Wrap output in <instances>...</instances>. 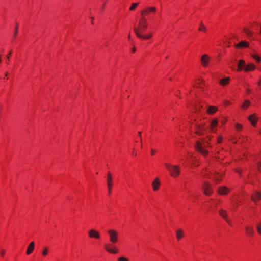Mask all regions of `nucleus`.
<instances>
[{"label":"nucleus","mask_w":261,"mask_h":261,"mask_svg":"<svg viewBox=\"0 0 261 261\" xmlns=\"http://www.w3.org/2000/svg\"><path fill=\"white\" fill-rule=\"evenodd\" d=\"M109 236L110 241L112 244H106L104 246L106 250L111 253L116 254L118 252V249L113 244L116 243L118 241V232L117 230L110 229L107 231Z\"/></svg>","instance_id":"obj_1"},{"label":"nucleus","mask_w":261,"mask_h":261,"mask_svg":"<svg viewBox=\"0 0 261 261\" xmlns=\"http://www.w3.org/2000/svg\"><path fill=\"white\" fill-rule=\"evenodd\" d=\"M164 165L168 170L171 176L174 177H176L180 175V169L179 166L172 165L168 163H165Z\"/></svg>","instance_id":"obj_2"},{"label":"nucleus","mask_w":261,"mask_h":261,"mask_svg":"<svg viewBox=\"0 0 261 261\" xmlns=\"http://www.w3.org/2000/svg\"><path fill=\"white\" fill-rule=\"evenodd\" d=\"M208 144L209 143L206 141H204L203 144L197 141L195 145V148L197 151L200 152L203 155L205 156L207 154L208 152L204 149V147L208 145Z\"/></svg>","instance_id":"obj_3"},{"label":"nucleus","mask_w":261,"mask_h":261,"mask_svg":"<svg viewBox=\"0 0 261 261\" xmlns=\"http://www.w3.org/2000/svg\"><path fill=\"white\" fill-rule=\"evenodd\" d=\"M147 27V20L144 17H142L139 21L138 27H135L134 28H136L140 33L142 34Z\"/></svg>","instance_id":"obj_4"},{"label":"nucleus","mask_w":261,"mask_h":261,"mask_svg":"<svg viewBox=\"0 0 261 261\" xmlns=\"http://www.w3.org/2000/svg\"><path fill=\"white\" fill-rule=\"evenodd\" d=\"M156 8L154 7H148L141 11V14L142 17H144L149 14V13H154L156 11Z\"/></svg>","instance_id":"obj_5"},{"label":"nucleus","mask_w":261,"mask_h":261,"mask_svg":"<svg viewBox=\"0 0 261 261\" xmlns=\"http://www.w3.org/2000/svg\"><path fill=\"white\" fill-rule=\"evenodd\" d=\"M134 31L136 36L140 39H148L150 38L152 36V33L151 32L148 33L147 35H143L142 34L140 33L136 28H134Z\"/></svg>","instance_id":"obj_6"},{"label":"nucleus","mask_w":261,"mask_h":261,"mask_svg":"<svg viewBox=\"0 0 261 261\" xmlns=\"http://www.w3.org/2000/svg\"><path fill=\"white\" fill-rule=\"evenodd\" d=\"M203 190L205 195H210L213 193L211 186L207 182H204L203 186Z\"/></svg>","instance_id":"obj_7"},{"label":"nucleus","mask_w":261,"mask_h":261,"mask_svg":"<svg viewBox=\"0 0 261 261\" xmlns=\"http://www.w3.org/2000/svg\"><path fill=\"white\" fill-rule=\"evenodd\" d=\"M219 215L228 223L230 224V221L228 218L227 211L223 209H221L219 211Z\"/></svg>","instance_id":"obj_8"},{"label":"nucleus","mask_w":261,"mask_h":261,"mask_svg":"<svg viewBox=\"0 0 261 261\" xmlns=\"http://www.w3.org/2000/svg\"><path fill=\"white\" fill-rule=\"evenodd\" d=\"M88 234L89 237L91 238H95L98 239L100 238V237L99 232L95 229L90 230L88 232Z\"/></svg>","instance_id":"obj_9"},{"label":"nucleus","mask_w":261,"mask_h":261,"mask_svg":"<svg viewBox=\"0 0 261 261\" xmlns=\"http://www.w3.org/2000/svg\"><path fill=\"white\" fill-rule=\"evenodd\" d=\"M210 60V58L207 55L204 54L201 58V64L203 66L206 67Z\"/></svg>","instance_id":"obj_10"},{"label":"nucleus","mask_w":261,"mask_h":261,"mask_svg":"<svg viewBox=\"0 0 261 261\" xmlns=\"http://www.w3.org/2000/svg\"><path fill=\"white\" fill-rule=\"evenodd\" d=\"M204 124H203L202 125H196V133L199 135H203L205 130L204 128Z\"/></svg>","instance_id":"obj_11"},{"label":"nucleus","mask_w":261,"mask_h":261,"mask_svg":"<svg viewBox=\"0 0 261 261\" xmlns=\"http://www.w3.org/2000/svg\"><path fill=\"white\" fill-rule=\"evenodd\" d=\"M160 184L161 183L160 182L159 178H155V179L152 183L153 190L154 191H157L159 189Z\"/></svg>","instance_id":"obj_12"},{"label":"nucleus","mask_w":261,"mask_h":261,"mask_svg":"<svg viewBox=\"0 0 261 261\" xmlns=\"http://www.w3.org/2000/svg\"><path fill=\"white\" fill-rule=\"evenodd\" d=\"M229 191V189L225 186L220 187L218 190V192L220 195H226Z\"/></svg>","instance_id":"obj_13"},{"label":"nucleus","mask_w":261,"mask_h":261,"mask_svg":"<svg viewBox=\"0 0 261 261\" xmlns=\"http://www.w3.org/2000/svg\"><path fill=\"white\" fill-rule=\"evenodd\" d=\"M34 246H35V243L34 242L32 241L31 242L29 245L28 246L27 250V254L29 255L34 250Z\"/></svg>","instance_id":"obj_14"},{"label":"nucleus","mask_w":261,"mask_h":261,"mask_svg":"<svg viewBox=\"0 0 261 261\" xmlns=\"http://www.w3.org/2000/svg\"><path fill=\"white\" fill-rule=\"evenodd\" d=\"M261 199V193L256 191L255 193L252 195L251 199L256 202L257 200H258Z\"/></svg>","instance_id":"obj_15"},{"label":"nucleus","mask_w":261,"mask_h":261,"mask_svg":"<svg viewBox=\"0 0 261 261\" xmlns=\"http://www.w3.org/2000/svg\"><path fill=\"white\" fill-rule=\"evenodd\" d=\"M248 46V42L245 41H241L239 43L235 45V47L237 48L247 47Z\"/></svg>","instance_id":"obj_16"},{"label":"nucleus","mask_w":261,"mask_h":261,"mask_svg":"<svg viewBox=\"0 0 261 261\" xmlns=\"http://www.w3.org/2000/svg\"><path fill=\"white\" fill-rule=\"evenodd\" d=\"M218 110V108L215 106H209L207 112L210 114H214Z\"/></svg>","instance_id":"obj_17"},{"label":"nucleus","mask_w":261,"mask_h":261,"mask_svg":"<svg viewBox=\"0 0 261 261\" xmlns=\"http://www.w3.org/2000/svg\"><path fill=\"white\" fill-rule=\"evenodd\" d=\"M248 119L253 126H255L256 125L257 122V118H256L255 115L253 114L250 115Z\"/></svg>","instance_id":"obj_18"},{"label":"nucleus","mask_w":261,"mask_h":261,"mask_svg":"<svg viewBox=\"0 0 261 261\" xmlns=\"http://www.w3.org/2000/svg\"><path fill=\"white\" fill-rule=\"evenodd\" d=\"M255 69V66L254 64L250 63L245 67L244 70L245 71L252 70Z\"/></svg>","instance_id":"obj_19"},{"label":"nucleus","mask_w":261,"mask_h":261,"mask_svg":"<svg viewBox=\"0 0 261 261\" xmlns=\"http://www.w3.org/2000/svg\"><path fill=\"white\" fill-rule=\"evenodd\" d=\"M238 66V70H239V71L243 69V68H244V69L245 67L246 66L245 61L243 60H240L239 62Z\"/></svg>","instance_id":"obj_20"},{"label":"nucleus","mask_w":261,"mask_h":261,"mask_svg":"<svg viewBox=\"0 0 261 261\" xmlns=\"http://www.w3.org/2000/svg\"><path fill=\"white\" fill-rule=\"evenodd\" d=\"M230 79L229 77H225L224 79H222L221 80H220L219 83L222 86L226 85L228 84L229 82Z\"/></svg>","instance_id":"obj_21"},{"label":"nucleus","mask_w":261,"mask_h":261,"mask_svg":"<svg viewBox=\"0 0 261 261\" xmlns=\"http://www.w3.org/2000/svg\"><path fill=\"white\" fill-rule=\"evenodd\" d=\"M184 236V232L181 229L176 230V237L178 240H180Z\"/></svg>","instance_id":"obj_22"},{"label":"nucleus","mask_w":261,"mask_h":261,"mask_svg":"<svg viewBox=\"0 0 261 261\" xmlns=\"http://www.w3.org/2000/svg\"><path fill=\"white\" fill-rule=\"evenodd\" d=\"M246 233L249 236H253L254 231L252 227L247 226L246 228Z\"/></svg>","instance_id":"obj_23"},{"label":"nucleus","mask_w":261,"mask_h":261,"mask_svg":"<svg viewBox=\"0 0 261 261\" xmlns=\"http://www.w3.org/2000/svg\"><path fill=\"white\" fill-rule=\"evenodd\" d=\"M218 120L217 119H213L210 124V128L211 129H213L214 127H215L218 124Z\"/></svg>","instance_id":"obj_24"},{"label":"nucleus","mask_w":261,"mask_h":261,"mask_svg":"<svg viewBox=\"0 0 261 261\" xmlns=\"http://www.w3.org/2000/svg\"><path fill=\"white\" fill-rule=\"evenodd\" d=\"M107 180V186L108 188V192L109 194H111V189L113 186V180Z\"/></svg>","instance_id":"obj_25"},{"label":"nucleus","mask_w":261,"mask_h":261,"mask_svg":"<svg viewBox=\"0 0 261 261\" xmlns=\"http://www.w3.org/2000/svg\"><path fill=\"white\" fill-rule=\"evenodd\" d=\"M48 248L47 247H44L43 249L42 254L43 256H45L48 254Z\"/></svg>","instance_id":"obj_26"},{"label":"nucleus","mask_w":261,"mask_h":261,"mask_svg":"<svg viewBox=\"0 0 261 261\" xmlns=\"http://www.w3.org/2000/svg\"><path fill=\"white\" fill-rule=\"evenodd\" d=\"M250 105V101L248 100H245L244 102L242 105V108L244 109L248 107Z\"/></svg>","instance_id":"obj_27"},{"label":"nucleus","mask_w":261,"mask_h":261,"mask_svg":"<svg viewBox=\"0 0 261 261\" xmlns=\"http://www.w3.org/2000/svg\"><path fill=\"white\" fill-rule=\"evenodd\" d=\"M139 3H133L132 6L129 8V10L133 11L134 10L136 7L138 6Z\"/></svg>","instance_id":"obj_28"},{"label":"nucleus","mask_w":261,"mask_h":261,"mask_svg":"<svg viewBox=\"0 0 261 261\" xmlns=\"http://www.w3.org/2000/svg\"><path fill=\"white\" fill-rule=\"evenodd\" d=\"M251 56L252 58H253L256 61L258 62H259L260 61V58L255 54H252Z\"/></svg>","instance_id":"obj_29"},{"label":"nucleus","mask_w":261,"mask_h":261,"mask_svg":"<svg viewBox=\"0 0 261 261\" xmlns=\"http://www.w3.org/2000/svg\"><path fill=\"white\" fill-rule=\"evenodd\" d=\"M199 30L201 31H204V32L206 31V27L204 25H203L202 22H201V23H200V26L199 28Z\"/></svg>","instance_id":"obj_30"},{"label":"nucleus","mask_w":261,"mask_h":261,"mask_svg":"<svg viewBox=\"0 0 261 261\" xmlns=\"http://www.w3.org/2000/svg\"><path fill=\"white\" fill-rule=\"evenodd\" d=\"M256 229L258 233L261 235V223H259L257 225Z\"/></svg>","instance_id":"obj_31"},{"label":"nucleus","mask_w":261,"mask_h":261,"mask_svg":"<svg viewBox=\"0 0 261 261\" xmlns=\"http://www.w3.org/2000/svg\"><path fill=\"white\" fill-rule=\"evenodd\" d=\"M244 31L248 36H249L251 35V32L248 29L244 28Z\"/></svg>","instance_id":"obj_32"},{"label":"nucleus","mask_w":261,"mask_h":261,"mask_svg":"<svg viewBox=\"0 0 261 261\" xmlns=\"http://www.w3.org/2000/svg\"><path fill=\"white\" fill-rule=\"evenodd\" d=\"M236 128L238 130H240L242 128V126L240 124L237 123L236 124Z\"/></svg>","instance_id":"obj_33"},{"label":"nucleus","mask_w":261,"mask_h":261,"mask_svg":"<svg viewBox=\"0 0 261 261\" xmlns=\"http://www.w3.org/2000/svg\"><path fill=\"white\" fill-rule=\"evenodd\" d=\"M118 261H128V259L125 257L121 256L118 258Z\"/></svg>","instance_id":"obj_34"},{"label":"nucleus","mask_w":261,"mask_h":261,"mask_svg":"<svg viewBox=\"0 0 261 261\" xmlns=\"http://www.w3.org/2000/svg\"><path fill=\"white\" fill-rule=\"evenodd\" d=\"M107 180H112V177L110 172H108L107 174Z\"/></svg>","instance_id":"obj_35"},{"label":"nucleus","mask_w":261,"mask_h":261,"mask_svg":"<svg viewBox=\"0 0 261 261\" xmlns=\"http://www.w3.org/2000/svg\"><path fill=\"white\" fill-rule=\"evenodd\" d=\"M18 24H16V27H15V32H14V37H16V35H17V30H18Z\"/></svg>","instance_id":"obj_36"},{"label":"nucleus","mask_w":261,"mask_h":261,"mask_svg":"<svg viewBox=\"0 0 261 261\" xmlns=\"http://www.w3.org/2000/svg\"><path fill=\"white\" fill-rule=\"evenodd\" d=\"M222 141V137L221 136H219L218 138V143H221Z\"/></svg>","instance_id":"obj_37"},{"label":"nucleus","mask_w":261,"mask_h":261,"mask_svg":"<svg viewBox=\"0 0 261 261\" xmlns=\"http://www.w3.org/2000/svg\"><path fill=\"white\" fill-rule=\"evenodd\" d=\"M155 150H154L153 149H151V154L152 155H153L155 153Z\"/></svg>","instance_id":"obj_38"},{"label":"nucleus","mask_w":261,"mask_h":261,"mask_svg":"<svg viewBox=\"0 0 261 261\" xmlns=\"http://www.w3.org/2000/svg\"><path fill=\"white\" fill-rule=\"evenodd\" d=\"M138 135L140 137V138H141V132H138Z\"/></svg>","instance_id":"obj_39"},{"label":"nucleus","mask_w":261,"mask_h":261,"mask_svg":"<svg viewBox=\"0 0 261 261\" xmlns=\"http://www.w3.org/2000/svg\"><path fill=\"white\" fill-rule=\"evenodd\" d=\"M11 53H12V52H11V51H10V52L9 53V55H8V56H7V58H8V59H9V58H10V55L11 54Z\"/></svg>","instance_id":"obj_40"},{"label":"nucleus","mask_w":261,"mask_h":261,"mask_svg":"<svg viewBox=\"0 0 261 261\" xmlns=\"http://www.w3.org/2000/svg\"><path fill=\"white\" fill-rule=\"evenodd\" d=\"M215 180L217 181V182H219V179L218 178H216L215 179Z\"/></svg>","instance_id":"obj_41"},{"label":"nucleus","mask_w":261,"mask_h":261,"mask_svg":"<svg viewBox=\"0 0 261 261\" xmlns=\"http://www.w3.org/2000/svg\"><path fill=\"white\" fill-rule=\"evenodd\" d=\"M135 50H136L135 48H133L132 49V51H133V52H135Z\"/></svg>","instance_id":"obj_42"},{"label":"nucleus","mask_w":261,"mask_h":261,"mask_svg":"<svg viewBox=\"0 0 261 261\" xmlns=\"http://www.w3.org/2000/svg\"><path fill=\"white\" fill-rule=\"evenodd\" d=\"M258 85H260V84H261V79H260V80L258 82Z\"/></svg>","instance_id":"obj_43"},{"label":"nucleus","mask_w":261,"mask_h":261,"mask_svg":"<svg viewBox=\"0 0 261 261\" xmlns=\"http://www.w3.org/2000/svg\"><path fill=\"white\" fill-rule=\"evenodd\" d=\"M128 38L129 39H130V34H129V35L128 36Z\"/></svg>","instance_id":"obj_44"},{"label":"nucleus","mask_w":261,"mask_h":261,"mask_svg":"<svg viewBox=\"0 0 261 261\" xmlns=\"http://www.w3.org/2000/svg\"><path fill=\"white\" fill-rule=\"evenodd\" d=\"M105 5V3L103 4H102V9H103Z\"/></svg>","instance_id":"obj_45"},{"label":"nucleus","mask_w":261,"mask_h":261,"mask_svg":"<svg viewBox=\"0 0 261 261\" xmlns=\"http://www.w3.org/2000/svg\"><path fill=\"white\" fill-rule=\"evenodd\" d=\"M4 253V251H2V250H1V254H3Z\"/></svg>","instance_id":"obj_46"},{"label":"nucleus","mask_w":261,"mask_h":261,"mask_svg":"<svg viewBox=\"0 0 261 261\" xmlns=\"http://www.w3.org/2000/svg\"><path fill=\"white\" fill-rule=\"evenodd\" d=\"M222 123L223 124H224L225 123V121H222Z\"/></svg>","instance_id":"obj_47"},{"label":"nucleus","mask_w":261,"mask_h":261,"mask_svg":"<svg viewBox=\"0 0 261 261\" xmlns=\"http://www.w3.org/2000/svg\"><path fill=\"white\" fill-rule=\"evenodd\" d=\"M228 104H229V102H228V101H226V105H228Z\"/></svg>","instance_id":"obj_48"},{"label":"nucleus","mask_w":261,"mask_h":261,"mask_svg":"<svg viewBox=\"0 0 261 261\" xmlns=\"http://www.w3.org/2000/svg\"><path fill=\"white\" fill-rule=\"evenodd\" d=\"M140 141H141V142H142V138H140Z\"/></svg>","instance_id":"obj_49"},{"label":"nucleus","mask_w":261,"mask_h":261,"mask_svg":"<svg viewBox=\"0 0 261 261\" xmlns=\"http://www.w3.org/2000/svg\"><path fill=\"white\" fill-rule=\"evenodd\" d=\"M259 166H261V163H259V165H258V167H259Z\"/></svg>","instance_id":"obj_50"},{"label":"nucleus","mask_w":261,"mask_h":261,"mask_svg":"<svg viewBox=\"0 0 261 261\" xmlns=\"http://www.w3.org/2000/svg\"><path fill=\"white\" fill-rule=\"evenodd\" d=\"M7 75H8V73L7 72V73H6V76H7Z\"/></svg>","instance_id":"obj_51"},{"label":"nucleus","mask_w":261,"mask_h":261,"mask_svg":"<svg viewBox=\"0 0 261 261\" xmlns=\"http://www.w3.org/2000/svg\"><path fill=\"white\" fill-rule=\"evenodd\" d=\"M91 19H92V20L93 21V17H92Z\"/></svg>","instance_id":"obj_52"}]
</instances>
